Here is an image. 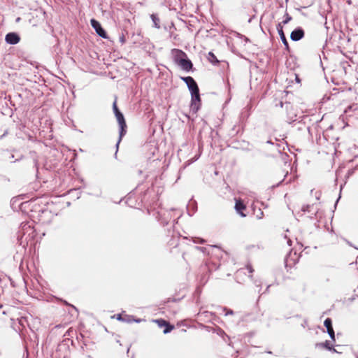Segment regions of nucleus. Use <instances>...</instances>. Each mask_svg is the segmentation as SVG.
Listing matches in <instances>:
<instances>
[{"label": "nucleus", "mask_w": 358, "mask_h": 358, "mask_svg": "<svg viewBox=\"0 0 358 358\" xmlns=\"http://www.w3.org/2000/svg\"><path fill=\"white\" fill-rule=\"evenodd\" d=\"M294 255L296 256V252H294Z\"/></svg>", "instance_id": "7c9ffc66"}, {"label": "nucleus", "mask_w": 358, "mask_h": 358, "mask_svg": "<svg viewBox=\"0 0 358 358\" xmlns=\"http://www.w3.org/2000/svg\"><path fill=\"white\" fill-rule=\"evenodd\" d=\"M91 24L92 27L96 31V34L101 36L103 38H107V34L106 31L103 29V28L101 27V24L96 20L92 19L91 20Z\"/></svg>", "instance_id": "423d86ee"}, {"label": "nucleus", "mask_w": 358, "mask_h": 358, "mask_svg": "<svg viewBox=\"0 0 358 358\" xmlns=\"http://www.w3.org/2000/svg\"><path fill=\"white\" fill-rule=\"evenodd\" d=\"M141 320H136L135 322H140Z\"/></svg>", "instance_id": "c85d7f7f"}, {"label": "nucleus", "mask_w": 358, "mask_h": 358, "mask_svg": "<svg viewBox=\"0 0 358 358\" xmlns=\"http://www.w3.org/2000/svg\"><path fill=\"white\" fill-rule=\"evenodd\" d=\"M120 41L122 44L125 43V38L123 34L121 36H120Z\"/></svg>", "instance_id": "5701e85b"}, {"label": "nucleus", "mask_w": 358, "mask_h": 358, "mask_svg": "<svg viewBox=\"0 0 358 358\" xmlns=\"http://www.w3.org/2000/svg\"><path fill=\"white\" fill-rule=\"evenodd\" d=\"M34 232L33 229L29 224H22L21 229L20 231V234H22V238L24 237L25 240L27 241L28 236L34 234Z\"/></svg>", "instance_id": "0eeeda50"}, {"label": "nucleus", "mask_w": 358, "mask_h": 358, "mask_svg": "<svg viewBox=\"0 0 358 358\" xmlns=\"http://www.w3.org/2000/svg\"><path fill=\"white\" fill-rule=\"evenodd\" d=\"M20 38L19 35L14 32L8 33L6 35L5 41L8 44L15 45L19 43Z\"/></svg>", "instance_id": "9d476101"}, {"label": "nucleus", "mask_w": 358, "mask_h": 358, "mask_svg": "<svg viewBox=\"0 0 358 358\" xmlns=\"http://www.w3.org/2000/svg\"><path fill=\"white\" fill-rule=\"evenodd\" d=\"M235 208L237 213L241 216V217H245L246 215L243 213V210L245 209V204L241 201H236L235 204Z\"/></svg>", "instance_id": "4468645a"}, {"label": "nucleus", "mask_w": 358, "mask_h": 358, "mask_svg": "<svg viewBox=\"0 0 358 358\" xmlns=\"http://www.w3.org/2000/svg\"><path fill=\"white\" fill-rule=\"evenodd\" d=\"M183 71L189 72L192 69L193 64L190 59L188 57H185L183 59H180L179 63L177 64Z\"/></svg>", "instance_id": "1a4fd4ad"}, {"label": "nucleus", "mask_w": 358, "mask_h": 358, "mask_svg": "<svg viewBox=\"0 0 358 358\" xmlns=\"http://www.w3.org/2000/svg\"><path fill=\"white\" fill-rule=\"evenodd\" d=\"M151 18H152V20L154 23V26L157 28V29H159L160 28V25H159V18L156 16L155 15L152 14L151 15Z\"/></svg>", "instance_id": "f3484780"}, {"label": "nucleus", "mask_w": 358, "mask_h": 358, "mask_svg": "<svg viewBox=\"0 0 358 358\" xmlns=\"http://www.w3.org/2000/svg\"><path fill=\"white\" fill-rule=\"evenodd\" d=\"M280 105L281 107H283L284 103L281 101L280 103ZM285 108L287 110V122L289 123L295 122L297 120V115L295 111H294V108L289 103H285Z\"/></svg>", "instance_id": "7ed1b4c3"}, {"label": "nucleus", "mask_w": 358, "mask_h": 358, "mask_svg": "<svg viewBox=\"0 0 358 358\" xmlns=\"http://www.w3.org/2000/svg\"><path fill=\"white\" fill-rule=\"evenodd\" d=\"M27 357L28 356V352L26 350Z\"/></svg>", "instance_id": "2f4dec72"}, {"label": "nucleus", "mask_w": 358, "mask_h": 358, "mask_svg": "<svg viewBox=\"0 0 358 358\" xmlns=\"http://www.w3.org/2000/svg\"><path fill=\"white\" fill-rule=\"evenodd\" d=\"M113 110L114 114L117 118V120L118 122L119 127H120L119 138L115 145L116 151L115 153V157L117 158V154L118 152L119 145H120L123 136L127 133V124H126V122H125L123 114L120 111V110L118 109V108L117 106L116 101H115L113 102Z\"/></svg>", "instance_id": "f03ea898"}, {"label": "nucleus", "mask_w": 358, "mask_h": 358, "mask_svg": "<svg viewBox=\"0 0 358 358\" xmlns=\"http://www.w3.org/2000/svg\"><path fill=\"white\" fill-rule=\"evenodd\" d=\"M196 248H197L198 250H201V251H202V252H203V251H204V250H205V248H201V247H196Z\"/></svg>", "instance_id": "a878e982"}, {"label": "nucleus", "mask_w": 358, "mask_h": 358, "mask_svg": "<svg viewBox=\"0 0 358 358\" xmlns=\"http://www.w3.org/2000/svg\"><path fill=\"white\" fill-rule=\"evenodd\" d=\"M193 241L195 243H203L205 242V241L201 238H194Z\"/></svg>", "instance_id": "412c9836"}, {"label": "nucleus", "mask_w": 358, "mask_h": 358, "mask_svg": "<svg viewBox=\"0 0 358 358\" xmlns=\"http://www.w3.org/2000/svg\"><path fill=\"white\" fill-rule=\"evenodd\" d=\"M315 346L316 347H320V348H326L328 350L336 352V350L334 348L333 345H330V343H329V341H326L324 343H317Z\"/></svg>", "instance_id": "dca6fc26"}, {"label": "nucleus", "mask_w": 358, "mask_h": 358, "mask_svg": "<svg viewBox=\"0 0 358 358\" xmlns=\"http://www.w3.org/2000/svg\"><path fill=\"white\" fill-rule=\"evenodd\" d=\"M310 208H313V206H309V205H307V206H303L302 208H301V210L304 213H310L311 211Z\"/></svg>", "instance_id": "6ab92c4d"}, {"label": "nucleus", "mask_w": 358, "mask_h": 358, "mask_svg": "<svg viewBox=\"0 0 358 358\" xmlns=\"http://www.w3.org/2000/svg\"><path fill=\"white\" fill-rule=\"evenodd\" d=\"M304 37V31L301 27H297L291 32L290 38L293 41H299Z\"/></svg>", "instance_id": "6e6552de"}, {"label": "nucleus", "mask_w": 358, "mask_h": 358, "mask_svg": "<svg viewBox=\"0 0 358 358\" xmlns=\"http://www.w3.org/2000/svg\"><path fill=\"white\" fill-rule=\"evenodd\" d=\"M258 287H261L260 285H257ZM262 289V287H259V290L260 291Z\"/></svg>", "instance_id": "c756f323"}, {"label": "nucleus", "mask_w": 358, "mask_h": 358, "mask_svg": "<svg viewBox=\"0 0 358 358\" xmlns=\"http://www.w3.org/2000/svg\"><path fill=\"white\" fill-rule=\"evenodd\" d=\"M248 272L250 274L252 273L254 271L251 265H247L245 268H241L238 269L236 273V280L238 282L241 283V281L244 280L243 278V276H246V272Z\"/></svg>", "instance_id": "20e7f679"}, {"label": "nucleus", "mask_w": 358, "mask_h": 358, "mask_svg": "<svg viewBox=\"0 0 358 358\" xmlns=\"http://www.w3.org/2000/svg\"><path fill=\"white\" fill-rule=\"evenodd\" d=\"M324 325L327 328V333L331 340L335 341V333L334 329L332 327V321L331 319L328 317L324 322Z\"/></svg>", "instance_id": "9b49d317"}, {"label": "nucleus", "mask_w": 358, "mask_h": 358, "mask_svg": "<svg viewBox=\"0 0 358 358\" xmlns=\"http://www.w3.org/2000/svg\"><path fill=\"white\" fill-rule=\"evenodd\" d=\"M292 20V17L289 15L287 13L285 15V20L282 21L284 24H287Z\"/></svg>", "instance_id": "aec40b11"}, {"label": "nucleus", "mask_w": 358, "mask_h": 358, "mask_svg": "<svg viewBox=\"0 0 358 358\" xmlns=\"http://www.w3.org/2000/svg\"><path fill=\"white\" fill-rule=\"evenodd\" d=\"M277 30H278V34L280 36V40H281L282 43H283V45H285L286 50L289 52V44H288L287 38L285 36V34H284V31L282 29V26L281 25L280 23H279L277 25Z\"/></svg>", "instance_id": "f8f14e48"}, {"label": "nucleus", "mask_w": 358, "mask_h": 358, "mask_svg": "<svg viewBox=\"0 0 358 358\" xmlns=\"http://www.w3.org/2000/svg\"><path fill=\"white\" fill-rule=\"evenodd\" d=\"M117 319L118 320H124L122 319V317L121 315H117Z\"/></svg>", "instance_id": "393cba45"}, {"label": "nucleus", "mask_w": 358, "mask_h": 358, "mask_svg": "<svg viewBox=\"0 0 358 358\" xmlns=\"http://www.w3.org/2000/svg\"><path fill=\"white\" fill-rule=\"evenodd\" d=\"M181 80L186 83L191 93L190 110L193 113H196L201 106V98L198 85L191 76L181 77Z\"/></svg>", "instance_id": "f257e3e1"}, {"label": "nucleus", "mask_w": 358, "mask_h": 358, "mask_svg": "<svg viewBox=\"0 0 358 358\" xmlns=\"http://www.w3.org/2000/svg\"><path fill=\"white\" fill-rule=\"evenodd\" d=\"M195 160H196V159H195L194 160L188 161V164H190L191 163L194 162Z\"/></svg>", "instance_id": "cd10ccee"}, {"label": "nucleus", "mask_w": 358, "mask_h": 358, "mask_svg": "<svg viewBox=\"0 0 358 358\" xmlns=\"http://www.w3.org/2000/svg\"><path fill=\"white\" fill-rule=\"evenodd\" d=\"M264 216V213L262 211L261 209H259V211L258 213H256V217L257 219H262Z\"/></svg>", "instance_id": "4be33fe9"}, {"label": "nucleus", "mask_w": 358, "mask_h": 358, "mask_svg": "<svg viewBox=\"0 0 358 358\" xmlns=\"http://www.w3.org/2000/svg\"><path fill=\"white\" fill-rule=\"evenodd\" d=\"M357 358H358V357H357Z\"/></svg>", "instance_id": "473e14b6"}, {"label": "nucleus", "mask_w": 358, "mask_h": 358, "mask_svg": "<svg viewBox=\"0 0 358 358\" xmlns=\"http://www.w3.org/2000/svg\"><path fill=\"white\" fill-rule=\"evenodd\" d=\"M208 59L211 63H218L219 61L217 59L215 55L212 52H208Z\"/></svg>", "instance_id": "a211bd4d"}, {"label": "nucleus", "mask_w": 358, "mask_h": 358, "mask_svg": "<svg viewBox=\"0 0 358 358\" xmlns=\"http://www.w3.org/2000/svg\"><path fill=\"white\" fill-rule=\"evenodd\" d=\"M287 244H288L289 246H291V245H292V241H291L290 239H289V240L287 241Z\"/></svg>", "instance_id": "bb28decb"}, {"label": "nucleus", "mask_w": 358, "mask_h": 358, "mask_svg": "<svg viewBox=\"0 0 358 358\" xmlns=\"http://www.w3.org/2000/svg\"><path fill=\"white\" fill-rule=\"evenodd\" d=\"M296 262V257H292V252L291 251L289 255L285 259V264L286 267H291L293 264H295Z\"/></svg>", "instance_id": "2eb2a0df"}, {"label": "nucleus", "mask_w": 358, "mask_h": 358, "mask_svg": "<svg viewBox=\"0 0 358 358\" xmlns=\"http://www.w3.org/2000/svg\"><path fill=\"white\" fill-rule=\"evenodd\" d=\"M171 56L173 62L177 64L180 59L187 57V54L180 49L173 48L171 50Z\"/></svg>", "instance_id": "39448f33"}, {"label": "nucleus", "mask_w": 358, "mask_h": 358, "mask_svg": "<svg viewBox=\"0 0 358 358\" xmlns=\"http://www.w3.org/2000/svg\"><path fill=\"white\" fill-rule=\"evenodd\" d=\"M155 322L159 327H165V329L163 331L164 334L169 333L173 329V326L171 325L169 323L166 322L162 319L157 320Z\"/></svg>", "instance_id": "ddd939ff"}, {"label": "nucleus", "mask_w": 358, "mask_h": 358, "mask_svg": "<svg viewBox=\"0 0 358 358\" xmlns=\"http://www.w3.org/2000/svg\"><path fill=\"white\" fill-rule=\"evenodd\" d=\"M233 314H234V311L232 310H228L226 312L225 315H233Z\"/></svg>", "instance_id": "b1692460"}]
</instances>
